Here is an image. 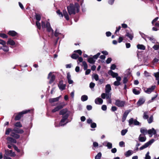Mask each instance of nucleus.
Listing matches in <instances>:
<instances>
[{
	"mask_svg": "<svg viewBox=\"0 0 159 159\" xmlns=\"http://www.w3.org/2000/svg\"><path fill=\"white\" fill-rule=\"evenodd\" d=\"M137 47L138 49L143 50L145 49V47L143 44H138L137 45Z\"/></svg>",
	"mask_w": 159,
	"mask_h": 159,
	"instance_id": "7c9ffc66",
	"label": "nucleus"
},
{
	"mask_svg": "<svg viewBox=\"0 0 159 159\" xmlns=\"http://www.w3.org/2000/svg\"><path fill=\"white\" fill-rule=\"evenodd\" d=\"M156 88L155 85H153L151 88H145L144 89V92L147 93H150L152 92Z\"/></svg>",
	"mask_w": 159,
	"mask_h": 159,
	"instance_id": "0eeeda50",
	"label": "nucleus"
},
{
	"mask_svg": "<svg viewBox=\"0 0 159 159\" xmlns=\"http://www.w3.org/2000/svg\"><path fill=\"white\" fill-rule=\"evenodd\" d=\"M3 46L2 47L0 48V49L3 50L4 52H7L9 50L8 47L6 45V44Z\"/></svg>",
	"mask_w": 159,
	"mask_h": 159,
	"instance_id": "c756f323",
	"label": "nucleus"
},
{
	"mask_svg": "<svg viewBox=\"0 0 159 159\" xmlns=\"http://www.w3.org/2000/svg\"><path fill=\"white\" fill-rule=\"evenodd\" d=\"M126 34L125 36L129 38L130 40H132L134 37L133 34L129 33V32L127 30H126Z\"/></svg>",
	"mask_w": 159,
	"mask_h": 159,
	"instance_id": "a211bd4d",
	"label": "nucleus"
},
{
	"mask_svg": "<svg viewBox=\"0 0 159 159\" xmlns=\"http://www.w3.org/2000/svg\"><path fill=\"white\" fill-rule=\"evenodd\" d=\"M158 95V94H157L156 95H155V96L154 97H152L151 100H149L148 101V103H149L153 102L154 100L157 97Z\"/></svg>",
	"mask_w": 159,
	"mask_h": 159,
	"instance_id": "a19ab883",
	"label": "nucleus"
},
{
	"mask_svg": "<svg viewBox=\"0 0 159 159\" xmlns=\"http://www.w3.org/2000/svg\"><path fill=\"white\" fill-rule=\"evenodd\" d=\"M83 65L84 66V70H86L87 69L88 66L87 63L85 61H83L82 63Z\"/></svg>",
	"mask_w": 159,
	"mask_h": 159,
	"instance_id": "ea45409f",
	"label": "nucleus"
},
{
	"mask_svg": "<svg viewBox=\"0 0 159 159\" xmlns=\"http://www.w3.org/2000/svg\"><path fill=\"white\" fill-rule=\"evenodd\" d=\"M111 90V88L110 84H108L106 85L105 91L106 93H109L110 90Z\"/></svg>",
	"mask_w": 159,
	"mask_h": 159,
	"instance_id": "393cba45",
	"label": "nucleus"
},
{
	"mask_svg": "<svg viewBox=\"0 0 159 159\" xmlns=\"http://www.w3.org/2000/svg\"><path fill=\"white\" fill-rule=\"evenodd\" d=\"M7 45H10L11 46H14L15 44V42L11 39L9 38L7 43Z\"/></svg>",
	"mask_w": 159,
	"mask_h": 159,
	"instance_id": "aec40b11",
	"label": "nucleus"
},
{
	"mask_svg": "<svg viewBox=\"0 0 159 159\" xmlns=\"http://www.w3.org/2000/svg\"><path fill=\"white\" fill-rule=\"evenodd\" d=\"M12 146L14 148L15 150L16 151L18 152H20V150L19 149L18 147L15 145L13 144Z\"/></svg>",
	"mask_w": 159,
	"mask_h": 159,
	"instance_id": "09e8293b",
	"label": "nucleus"
},
{
	"mask_svg": "<svg viewBox=\"0 0 159 159\" xmlns=\"http://www.w3.org/2000/svg\"><path fill=\"white\" fill-rule=\"evenodd\" d=\"M154 141L153 139H151L148 142L145 143L144 145H143L142 147L140 148L139 149L141 150L143 149H144L148 147L149 145L152 144Z\"/></svg>",
	"mask_w": 159,
	"mask_h": 159,
	"instance_id": "20e7f679",
	"label": "nucleus"
},
{
	"mask_svg": "<svg viewBox=\"0 0 159 159\" xmlns=\"http://www.w3.org/2000/svg\"><path fill=\"white\" fill-rule=\"evenodd\" d=\"M149 152H148L146 154L145 159H151V157L149 155Z\"/></svg>",
	"mask_w": 159,
	"mask_h": 159,
	"instance_id": "5fc2aeb1",
	"label": "nucleus"
},
{
	"mask_svg": "<svg viewBox=\"0 0 159 159\" xmlns=\"http://www.w3.org/2000/svg\"><path fill=\"white\" fill-rule=\"evenodd\" d=\"M142 135V134H141L139 135L138 138L139 140L141 142H144L146 141V137L145 136H144V137H141V136Z\"/></svg>",
	"mask_w": 159,
	"mask_h": 159,
	"instance_id": "a878e982",
	"label": "nucleus"
},
{
	"mask_svg": "<svg viewBox=\"0 0 159 159\" xmlns=\"http://www.w3.org/2000/svg\"><path fill=\"white\" fill-rule=\"evenodd\" d=\"M69 15H75L76 14L75 7L73 3H70L67 7Z\"/></svg>",
	"mask_w": 159,
	"mask_h": 159,
	"instance_id": "7ed1b4c3",
	"label": "nucleus"
},
{
	"mask_svg": "<svg viewBox=\"0 0 159 159\" xmlns=\"http://www.w3.org/2000/svg\"><path fill=\"white\" fill-rule=\"evenodd\" d=\"M121 26H119L118 27H116V30L115 32V34H116V35H118L117 34V33L119 31V30H120L121 29Z\"/></svg>",
	"mask_w": 159,
	"mask_h": 159,
	"instance_id": "052dcab7",
	"label": "nucleus"
},
{
	"mask_svg": "<svg viewBox=\"0 0 159 159\" xmlns=\"http://www.w3.org/2000/svg\"><path fill=\"white\" fill-rule=\"evenodd\" d=\"M147 38L150 41L152 42L153 43H155V41H156L155 39L153 38V36L152 37H149L148 36L147 37Z\"/></svg>",
	"mask_w": 159,
	"mask_h": 159,
	"instance_id": "37998d69",
	"label": "nucleus"
},
{
	"mask_svg": "<svg viewBox=\"0 0 159 159\" xmlns=\"http://www.w3.org/2000/svg\"><path fill=\"white\" fill-rule=\"evenodd\" d=\"M100 55V53L98 52L96 55H94L92 57L93 58L94 60L97 59L99 57V56Z\"/></svg>",
	"mask_w": 159,
	"mask_h": 159,
	"instance_id": "c03bdc74",
	"label": "nucleus"
},
{
	"mask_svg": "<svg viewBox=\"0 0 159 159\" xmlns=\"http://www.w3.org/2000/svg\"><path fill=\"white\" fill-rule=\"evenodd\" d=\"M7 140L8 141L11 143H16V142H17V141L15 139H14L10 137H7Z\"/></svg>",
	"mask_w": 159,
	"mask_h": 159,
	"instance_id": "b1692460",
	"label": "nucleus"
},
{
	"mask_svg": "<svg viewBox=\"0 0 159 159\" xmlns=\"http://www.w3.org/2000/svg\"><path fill=\"white\" fill-rule=\"evenodd\" d=\"M88 97L86 95H83L81 97V100L82 101L84 102L88 100Z\"/></svg>",
	"mask_w": 159,
	"mask_h": 159,
	"instance_id": "e433bc0d",
	"label": "nucleus"
},
{
	"mask_svg": "<svg viewBox=\"0 0 159 159\" xmlns=\"http://www.w3.org/2000/svg\"><path fill=\"white\" fill-rule=\"evenodd\" d=\"M130 110H127L124 112L122 118L121 120L122 122H124L126 120L128 114L130 112Z\"/></svg>",
	"mask_w": 159,
	"mask_h": 159,
	"instance_id": "9d476101",
	"label": "nucleus"
},
{
	"mask_svg": "<svg viewBox=\"0 0 159 159\" xmlns=\"http://www.w3.org/2000/svg\"><path fill=\"white\" fill-rule=\"evenodd\" d=\"M87 61L90 64H94L95 62V60H94L93 57H90L88 58Z\"/></svg>",
	"mask_w": 159,
	"mask_h": 159,
	"instance_id": "c85d7f7f",
	"label": "nucleus"
},
{
	"mask_svg": "<svg viewBox=\"0 0 159 159\" xmlns=\"http://www.w3.org/2000/svg\"><path fill=\"white\" fill-rule=\"evenodd\" d=\"M132 151L131 150H129L127 151L125 154V155L126 157H128L130 156L132 154Z\"/></svg>",
	"mask_w": 159,
	"mask_h": 159,
	"instance_id": "f704fd0d",
	"label": "nucleus"
},
{
	"mask_svg": "<svg viewBox=\"0 0 159 159\" xmlns=\"http://www.w3.org/2000/svg\"><path fill=\"white\" fill-rule=\"evenodd\" d=\"M125 144L124 142L122 141L119 142V145L121 147H124L125 146Z\"/></svg>",
	"mask_w": 159,
	"mask_h": 159,
	"instance_id": "603ef678",
	"label": "nucleus"
},
{
	"mask_svg": "<svg viewBox=\"0 0 159 159\" xmlns=\"http://www.w3.org/2000/svg\"><path fill=\"white\" fill-rule=\"evenodd\" d=\"M51 76L50 80L49 81V83L51 84L55 80V76L54 75H52L51 72H50L48 75V78H49Z\"/></svg>",
	"mask_w": 159,
	"mask_h": 159,
	"instance_id": "1a4fd4ad",
	"label": "nucleus"
},
{
	"mask_svg": "<svg viewBox=\"0 0 159 159\" xmlns=\"http://www.w3.org/2000/svg\"><path fill=\"white\" fill-rule=\"evenodd\" d=\"M69 115L68 114H66L62 116V118L61 119L60 123L59 125V126H64L65 124H62V123H63L66 120H67L68 117Z\"/></svg>",
	"mask_w": 159,
	"mask_h": 159,
	"instance_id": "423d86ee",
	"label": "nucleus"
},
{
	"mask_svg": "<svg viewBox=\"0 0 159 159\" xmlns=\"http://www.w3.org/2000/svg\"><path fill=\"white\" fill-rule=\"evenodd\" d=\"M125 104V101H120L119 99L116 100L115 102V105L119 107H124Z\"/></svg>",
	"mask_w": 159,
	"mask_h": 159,
	"instance_id": "39448f33",
	"label": "nucleus"
},
{
	"mask_svg": "<svg viewBox=\"0 0 159 159\" xmlns=\"http://www.w3.org/2000/svg\"><path fill=\"white\" fill-rule=\"evenodd\" d=\"M128 81V80L127 78L126 77H124L123 80V83L124 84H125Z\"/></svg>",
	"mask_w": 159,
	"mask_h": 159,
	"instance_id": "e2e57ef3",
	"label": "nucleus"
},
{
	"mask_svg": "<svg viewBox=\"0 0 159 159\" xmlns=\"http://www.w3.org/2000/svg\"><path fill=\"white\" fill-rule=\"evenodd\" d=\"M120 82L117 81H115L114 83V85L116 86H118L120 85Z\"/></svg>",
	"mask_w": 159,
	"mask_h": 159,
	"instance_id": "bf43d9fd",
	"label": "nucleus"
},
{
	"mask_svg": "<svg viewBox=\"0 0 159 159\" xmlns=\"http://www.w3.org/2000/svg\"><path fill=\"white\" fill-rule=\"evenodd\" d=\"M94 78L95 79L96 81H98L99 79L98 75L97 74H95L93 76Z\"/></svg>",
	"mask_w": 159,
	"mask_h": 159,
	"instance_id": "338daca9",
	"label": "nucleus"
},
{
	"mask_svg": "<svg viewBox=\"0 0 159 159\" xmlns=\"http://www.w3.org/2000/svg\"><path fill=\"white\" fill-rule=\"evenodd\" d=\"M132 91H133V93L135 94V95H139V94L140 93V92L139 91V90H137L136 89H133V90H132Z\"/></svg>",
	"mask_w": 159,
	"mask_h": 159,
	"instance_id": "4c0bfd02",
	"label": "nucleus"
},
{
	"mask_svg": "<svg viewBox=\"0 0 159 159\" xmlns=\"http://www.w3.org/2000/svg\"><path fill=\"white\" fill-rule=\"evenodd\" d=\"M147 111H145L144 112L143 116V118L144 119H148L149 118V116L148 115Z\"/></svg>",
	"mask_w": 159,
	"mask_h": 159,
	"instance_id": "c9c22d12",
	"label": "nucleus"
},
{
	"mask_svg": "<svg viewBox=\"0 0 159 159\" xmlns=\"http://www.w3.org/2000/svg\"><path fill=\"white\" fill-rule=\"evenodd\" d=\"M90 126L92 128H94L96 127L97 125L96 123L93 122L91 124Z\"/></svg>",
	"mask_w": 159,
	"mask_h": 159,
	"instance_id": "680f3d73",
	"label": "nucleus"
},
{
	"mask_svg": "<svg viewBox=\"0 0 159 159\" xmlns=\"http://www.w3.org/2000/svg\"><path fill=\"white\" fill-rule=\"evenodd\" d=\"M71 57L74 59H76L79 57V55L75 53H73L70 56Z\"/></svg>",
	"mask_w": 159,
	"mask_h": 159,
	"instance_id": "72a5a7b5",
	"label": "nucleus"
},
{
	"mask_svg": "<svg viewBox=\"0 0 159 159\" xmlns=\"http://www.w3.org/2000/svg\"><path fill=\"white\" fill-rule=\"evenodd\" d=\"M63 107L64 106L62 105H58L55 107L54 109L52 110V113H54L56 111H58L62 109Z\"/></svg>",
	"mask_w": 159,
	"mask_h": 159,
	"instance_id": "2eb2a0df",
	"label": "nucleus"
},
{
	"mask_svg": "<svg viewBox=\"0 0 159 159\" xmlns=\"http://www.w3.org/2000/svg\"><path fill=\"white\" fill-rule=\"evenodd\" d=\"M111 58L110 57H109L107 59L106 61V63L107 64H109L110 63H111Z\"/></svg>",
	"mask_w": 159,
	"mask_h": 159,
	"instance_id": "774afa93",
	"label": "nucleus"
},
{
	"mask_svg": "<svg viewBox=\"0 0 159 159\" xmlns=\"http://www.w3.org/2000/svg\"><path fill=\"white\" fill-rule=\"evenodd\" d=\"M152 48L155 50H157L159 49V45H155Z\"/></svg>",
	"mask_w": 159,
	"mask_h": 159,
	"instance_id": "13d9d810",
	"label": "nucleus"
},
{
	"mask_svg": "<svg viewBox=\"0 0 159 159\" xmlns=\"http://www.w3.org/2000/svg\"><path fill=\"white\" fill-rule=\"evenodd\" d=\"M46 28H47V31L49 32L52 31V33H53V30L52 29L51 27L50 23L49 22L47 21L46 24Z\"/></svg>",
	"mask_w": 159,
	"mask_h": 159,
	"instance_id": "ddd939ff",
	"label": "nucleus"
},
{
	"mask_svg": "<svg viewBox=\"0 0 159 159\" xmlns=\"http://www.w3.org/2000/svg\"><path fill=\"white\" fill-rule=\"evenodd\" d=\"M153 117L152 116H151L150 117L149 119H148V122L149 124L152 122L153 121Z\"/></svg>",
	"mask_w": 159,
	"mask_h": 159,
	"instance_id": "3c124183",
	"label": "nucleus"
},
{
	"mask_svg": "<svg viewBox=\"0 0 159 159\" xmlns=\"http://www.w3.org/2000/svg\"><path fill=\"white\" fill-rule=\"evenodd\" d=\"M13 131L14 132H11L10 135L16 139H19L20 137L17 133L22 134L24 133V131L23 129L18 128H14L13 129Z\"/></svg>",
	"mask_w": 159,
	"mask_h": 159,
	"instance_id": "f257e3e1",
	"label": "nucleus"
},
{
	"mask_svg": "<svg viewBox=\"0 0 159 159\" xmlns=\"http://www.w3.org/2000/svg\"><path fill=\"white\" fill-rule=\"evenodd\" d=\"M8 34L12 37H15V36L18 37L19 36L18 34L14 30L9 31L8 33Z\"/></svg>",
	"mask_w": 159,
	"mask_h": 159,
	"instance_id": "4468645a",
	"label": "nucleus"
},
{
	"mask_svg": "<svg viewBox=\"0 0 159 159\" xmlns=\"http://www.w3.org/2000/svg\"><path fill=\"white\" fill-rule=\"evenodd\" d=\"M58 86L59 89L62 90H64L66 86L65 84H63V81L62 80H61L59 82Z\"/></svg>",
	"mask_w": 159,
	"mask_h": 159,
	"instance_id": "9b49d317",
	"label": "nucleus"
},
{
	"mask_svg": "<svg viewBox=\"0 0 159 159\" xmlns=\"http://www.w3.org/2000/svg\"><path fill=\"white\" fill-rule=\"evenodd\" d=\"M147 133L149 134H153L155 135L156 134L157 132L154 129L152 128L151 129L148 130V131Z\"/></svg>",
	"mask_w": 159,
	"mask_h": 159,
	"instance_id": "412c9836",
	"label": "nucleus"
},
{
	"mask_svg": "<svg viewBox=\"0 0 159 159\" xmlns=\"http://www.w3.org/2000/svg\"><path fill=\"white\" fill-rule=\"evenodd\" d=\"M116 67V66L115 64H112L111 67L110 69L111 70H114Z\"/></svg>",
	"mask_w": 159,
	"mask_h": 159,
	"instance_id": "69168bd1",
	"label": "nucleus"
},
{
	"mask_svg": "<svg viewBox=\"0 0 159 159\" xmlns=\"http://www.w3.org/2000/svg\"><path fill=\"white\" fill-rule=\"evenodd\" d=\"M145 100L144 98L140 97L137 103V104L138 106H140L143 104L145 102Z\"/></svg>",
	"mask_w": 159,
	"mask_h": 159,
	"instance_id": "f8f14e48",
	"label": "nucleus"
},
{
	"mask_svg": "<svg viewBox=\"0 0 159 159\" xmlns=\"http://www.w3.org/2000/svg\"><path fill=\"white\" fill-rule=\"evenodd\" d=\"M33 112V110H23L22 111L17 113L16 114V115L14 119V120L16 121L19 120L20 118L23 116V115L25 114H27L28 113H32Z\"/></svg>",
	"mask_w": 159,
	"mask_h": 159,
	"instance_id": "f03ea898",
	"label": "nucleus"
},
{
	"mask_svg": "<svg viewBox=\"0 0 159 159\" xmlns=\"http://www.w3.org/2000/svg\"><path fill=\"white\" fill-rule=\"evenodd\" d=\"M57 13L59 15V16L60 17H63V13L60 11V10H58L57 11Z\"/></svg>",
	"mask_w": 159,
	"mask_h": 159,
	"instance_id": "8fccbe9b",
	"label": "nucleus"
},
{
	"mask_svg": "<svg viewBox=\"0 0 159 159\" xmlns=\"http://www.w3.org/2000/svg\"><path fill=\"white\" fill-rule=\"evenodd\" d=\"M95 86V83H94L92 82H91L89 84V87L91 89L93 88Z\"/></svg>",
	"mask_w": 159,
	"mask_h": 159,
	"instance_id": "0e129e2a",
	"label": "nucleus"
},
{
	"mask_svg": "<svg viewBox=\"0 0 159 159\" xmlns=\"http://www.w3.org/2000/svg\"><path fill=\"white\" fill-rule=\"evenodd\" d=\"M127 129H123L121 131V134L122 136L124 135L127 133Z\"/></svg>",
	"mask_w": 159,
	"mask_h": 159,
	"instance_id": "6e6d98bb",
	"label": "nucleus"
},
{
	"mask_svg": "<svg viewBox=\"0 0 159 159\" xmlns=\"http://www.w3.org/2000/svg\"><path fill=\"white\" fill-rule=\"evenodd\" d=\"M103 102L102 99L99 98H96L95 100V103L97 104H102Z\"/></svg>",
	"mask_w": 159,
	"mask_h": 159,
	"instance_id": "f3484780",
	"label": "nucleus"
},
{
	"mask_svg": "<svg viewBox=\"0 0 159 159\" xmlns=\"http://www.w3.org/2000/svg\"><path fill=\"white\" fill-rule=\"evenodd\" d=\"M101 156V153L99 152L95 157V159H100Z\"/></svg>",
	"mask_w": 159,
	"mask_h": 159,
	"instance_id": "79ce46f5",
	"label": "nucleus"
},
{
	"mask_svg": "<svg viewBox=\"0 0 159 159\" xmlns=\"http://www.w3.org/2000/svg\"><path fill=\"white\" fill-rule=\"evenodd\" d=\"M0 37L2 38H7L8 37V36L4 33H0Z\"/></svg>",
	"mask_w": 159,
	"mask_h": 159,
	"instance_id": "49530a36",
	"label": "nucleus"
},
{
	"mask_svg": "<svg viewBox=\"0 0 159 159\" xmlns=\"http://www.w3.org/2000/svg\"><path fill=\"white\" fill-rule=\"evenodd\" d=\"M36 25L37 28L39 29L40 30L41 28V24L38 21H36Z\"/></svg>",
	"mask_w": 159,
	"mask_h": 159,
	"instance_id": "a18cd8bd",
	"label": "nucleus"
},
{
	"mask_svg": "<svg viewBox=\"0 0 159 159\" xmlns=\"http://www.w3.org/2000/svg\"><path fill=\"white\" fill-rule=\"evenodd\" d=\"M129 125H131L133 123L135 125H139L140 124V123L137 120H134L133 118H130L129 120Z\"/></svg>",
	"mask_w": 159,
	"mask_h": 159,
	"instance_id": "6e6552de",
	"label": "nucleus"
},
{
	"mask_svg": "<svg viewBox=\"0 0 159 159\" xmlns=\"http://www.w3.org/2000/svg\"><path fill=\"white\" fill-rule=\"evenodd\" d=\"M11 131H13L12 129L10 128H8L6 129L5 134L6 135H9Z\"/></svg>",
	"mask_w": 159,
	"mask_h": 159,
	"instance_id": "58836bf2",
	"label": "nucleus"
},
{
	"mask_svg": "<svg viewBox=\"0 0 159 159\" xmlns=\"http://www.w3.org/2000/svg\"><path fill=\"white\" fill-rule=\"evenodd\" d=\"M108 74L111 75L113 78H116L118 76V74L117 73H115L111 70H110L108 71Z\"/></svg>",
	"mask_w": 159,
	"mask_h": 159,
	"instance_id": "dca6fc26",
	"label": "nucleus"
},
{
	"mask_svg": "<svg viewBox=\"0 0 159 159\" xmlns=\"http://www.w3.org/2000/svg\"><path fill=\"white\" fill-rule=\"evenodd\" d=\"M106 146L108 148L110 149L112 148V144L111 143L107 142Z\"/></svg>",
	"mask_w": 159,
	"mask_h": 159,
	"instance_id": "de8ad7c7",
	"label": "nucleus"
},
{
	"mask_svg": "<svg viewBox=\"0 0 159 159\" xmlns=\"http://www.w3.org/2000/svg\"><path fill=\"white\" fill-rule=\"evenodd\" d=\"M35 18L37 21H39L41 19V15L38 13H35Z\"/></svg>",
	"mask_w": 159,
	"mask_h": 159,
	"instance_id": "473e14b6",
	"label": "nucleus"
},
{
	"mask_svg": "<svg viewBox=\"0 0 159 159\" xmlns=\"http://www.w3.org/2000/svg\"><path fill=\"white\" fill-rule=\"evenodd\" d=\"M63 16H64V17L66 18V20H69V16L65 9L63 10Z\"/></svg>",
	"mask_w": 159,
	"mask_h": 159,
	"instance_id": "4be33fe9",
	"label": "nucleus"
},
{
	"mask_svg": "<svg viewBox=\"0 0 159 159\" xmlns=\"http://www.w3.org/2000/svg\"><path fill=\"white\" fill-rule=\"evenodd\" d=\"M154 75L156 78L157 80H158L159 78V72H157L154 73Z\"/></svg>",
	"mask_w": 159,
	"mask_h": 159,
	"instance_id": "864d4df0",
	"label": "nucleus"
},
{
	"mask_svg": "<svg viewBox=\"0 0 159 159\" xmlns=\"http://www.w3.org/2000/svg\"><path fill=\"white\" fill-rule=\"evenodd\" d=\"M74 52H75V53H77L80 55H81L82 54V52L80 50H75L74 51Z\"/></svg>",
	"mask_w": 159,
	"mask_h": 159,
	"instance_id": "4d7b16f0",
	"label": "nucleus"
},
{
	"mask_svg": "<svg viewBox=\"0 0 159 159\" xmlns=\"http://www.w3.org/2000/svg\"><path fill=\"white\" fill-rule=\"evenodd\" d=\"M14 126L16 127L15 128H21L22 126L20 122H16L14 124Z\"/></svg>",
	"mask_w": 159,
	"mask_h": 159,
	"instance_id": "2f4dec72",
	"label": "nucleus"
},
{
	"mask_svg": "<svg viewBox=\"0 0 159 159\" xmlns=\"http://www.w3.org/2000/svg\"><path fill=\"white\" fill-rule=\"evenodd\" d=\"M61 97V96H60L59 97L56 98H50L49 99V102L50 103H52L53 102H57L59 101V98Z\"/></svg>",
	"mask_w": 159,
	"mask_h": 159,
	"instance_id": "6ab92c4d",
	"label": "nucleus"
},
{
	"mask_svg": "<svg viewBox=\"0 0 159 159\" xmlns=\"http://www.w3.org/2000/svg\"><path fill=\"white\" fill-rule=\"evenodd\" d=\"M140 132L142 134V135L145 136L147 134L148 131L145 128H142L140 129Z\"/></svg>",
	"mask_w": 159,
	"mask_h": 159,
	"instance_id": "5701e85b",
	"label": "nucleus"
},
{
	"mask_svg": "<svg viewBox=\"0 0 159 159\" xmlns=\"http://www.w3.org/2000/svg\"><path fill=\"white\" fill-rule=\"evenodd\" d=\"M67 111V110L66 108L63 109L61 110L59 112L60 115H64L66 114V113Z\"/></svg>",
	"mask_w": 159,
	"mask_h": 159,
	"instance_id": "bb28decb",
	"label": "nucleus"
},
{
	"mask_svg": "<svg viewBox=\"0 0 159 159\" xmlns=\"http://www.w3.org/2000/svg\"><path fill=\"white\" fill-rule=\"evenodd\" d=\"M7 151L8 152V153H6L7 155H9L10 154V156L12 157H14L16 156V155L15 152H13L12 150H7Z\"/></svg>",
	"mask_w": 159,
	"mask_h": 159,
	"instance_id": "cd10ccee",
	"label": "nucleus"
}]
</instances>
